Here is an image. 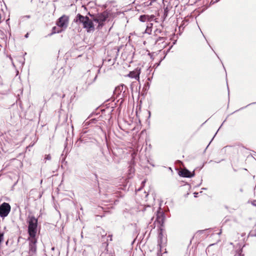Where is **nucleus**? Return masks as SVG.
<instances>
[{
	"instance_id": "423d86ee",
	"label": "nucleus",
	"mask_w": 256,
	"mask_h": 256,
	"mask_svg": "<svg viewBox=\"0 0 256 256\" xmlns=\"http://www.w3.org/2000/svg\"><path fill=\"white\" fill-rule=\"evenodd\" d=\"M140 68H136L134 71L130 72L128 74V76L135 78L136 80H139L140 78Z\"/></svg>"
},
{
	"instance_id": "9b49d317",
	"label": "nucleus",
	"mask_w": 256,
	"mask_h": 256,
	"mask_svg": "<svg viewBox=\"0 0 256 256\" xmlns=\"http://www.w3.org/2000/svg\"><path fill=\"white\" fill-rule=\"evenodd\" d=\"M152 24L150 23L148 24L146 26V32L148 34H150L152 32Z\"/></svg>"
},
{
	"instance_id": "ddd939ff",
	"label": "nucleus",
	"mask_w": 256,
	"mask_h": 256,
	"mask_svg": "<svg viewBox=\"0 0 256 256\" xmlns=\"http://www.w3.org/2000/svg\"><path fill=\"white\" fill-rule=\"evenodd\" d=\"M251 204L252 206H256V200H254L251 202Z\"/></svg>"
},
{
	"instance_id": "a211bd4d",
	"label": "nucleus",
	"mask_w": 256,
	"mask_h": 256,
	"mask_svg": "<svg viewBox=\"0 0 256 256\" xmlns=\"http://www.w3.org/2000/svg\"><path fill=\"white\" fill-rule=\"evenodd\" d=\"M18 72L17 70V74H16V75L18 76Z\"/></svg>"
},
{
	"instance_id": "20e7f679",
	"label": "nucleus",
	"mask_w": 256,
	"mask_h": 256,
	"mask_svg": "<svg viewBox=\"0 0 256 256\" xmlns=\"http://www.w3.org/2000/svg\"><path fill=\"white\" fill-rule=\"evenodd\" d=\"M69 17L66 15H63L60 17L56 22L58 27L62 28V30H65L68 25Z\"/></svg>"
},
{
	"instance_id": "7ed1b4c3",
	"label": "nucleus",
	"mask_w": 256,
	"mask_h": 256,
	"mask_svg": "<svg viewBox=\"0 0 256 256\" xmlns=\"http://www.w3.org/2000/svg\"><path fill=\"white\" fill-rule=\"evenodd\" d=\"M88 14L92 18L94 22L98 24L96 27V28L98 30L100 29L104 26V22L108 18V14L106 12L98 14L96 15L91 14L90 13H88Z\"/></svg>"
},
{
	"instance_id": "dca6fc26",
	"label": "nucleus",
	"mask_w": 256,
	"mask_h": 256,
	"mask_svg": "<svg viewBox=\"0 0 256 256\" xmlns=\"http://www.w3.org/2000/svg\"><path fill=\"white\" fill-rule=\"evenodd\" d=\"M194 196H195V197H196V196H196V194H198V193L194 192Z\"/></svg>"
},
{
	"instance_id": "f3484780",
	"label": "nucleus",
	"mask_w": 256,
	"mask_h": 256,
	"mask_svg": "<svg viewBox=\"0 0 256 256\" xmlns=\"http://www.w3.org/2000/svg\"><path fill=\"white\" fill-rule=\"evenodd\" d=\"M145 182H146L145 181H143V182H142V184H144L145 183Z\"/></svg>"
},
{
	"instance_id": "39448f33",
	"label": "nucleus",
	"mask_w": 256,
	"mask_h": 256,
	"mask_svg": "<svg viewBox=\"0 0 256 256\" xmlns=\"http://www.w3.org/2000/svg\"><path fill=\"white\" fill-rule=\"evenodd\" d=\"M10 206L9 204L4 202L0 206V216L1 217L6 216L9 213Z\"/></svg>"
},
{
	"instance_id": "0eeeda50",
	"label": "nucleus",
	"mask_w": 256,
	"mask_h": 256,
	"mask_svg": "<svg viewBox=\"0 0 256 256\" xmlns=\"http://www.w3.org/2000/svg\"><path fill=\"white\" fill-rule=\"evenodd\" d=\"M156 222H157L160 226H162L164 222V214L162 212H158L156 215Z\"/></svg>"
},
{
	"instance_id": "1a4fd4ad",
	"label": "nucleus",
	"mask_w": 256,
	"mask_h": 256,
	"mask_svg": "<svg viewBox=\"0 0 256 256\" xmlns=\"http://www.w3.org/2000/svg\"><path fill=\"white\" fill-rule=\"evenodd\" d=\"M180 172L181 176L186 178H192L194 176V172H193L192 173H191L190 172L186 169L181 171Z\"/></svg>"
},
{
	"instance_id": "2eb2a0df",
	"label": "nucleus",
	"mask_w": 256,
	"mask_h": 256,
	"mask_svg": "<svg viewBox=\"0 0 256 256\" xmlns=\"http://www.w3.org/2000/svg\"><path fill=\"white\" fill-rule=\"evenodd\" d=\"M28 33H27V34L25 35V38H28Z\"/></svg>"
},
{
	"instance_id": "6ab92c4d",
	"label": "nucleus",
	"mask_w": 256,
	"mask_h": 256,
	"mask_svg": "<svg viewBox=\"0 0 256 256\" xmlns=\"http://www.w3.org/2000/svg\"><path fill=\"white\" fill-rule=\"evenodd\" d=\"M110 240H112V236L110 237Z\"/></svg>"
},
{
	"instance_id": "f8f14e48",
	"label": "nucleus",
	"mask_w": 256,
	"mask_h": 256,
	"mask_svg": "<svg viewBox=\"0 0 256 256\" xmlns=\"http://www.w3.org/2000/svg\"><path fill=\"white\" fill-rule=\"evenodd\" d=\"M50 159H51V156H50V154L46 155L45 158H44L45 160H50Z\"/></svg>"
},
{
	"instance_id": "9d476101",
	"label": "nucleus",
	"mask_w": 256,
	"mask_h": 256,
	"mask_svg": "<svg viewBox=\"0 0 256 256\" xmlns=\"http://www.w3.org/2000/svg\"><path fill=\"white\" fill-rule=\"evenodd\" d=\"M62 30L59 27L58 28H57L56 26H54L52 28V32L49 34V36H52L54 34H56V33H60L61 32Z\"/></svg>"
},
{
	"instance_id": "f257e3e1",
	"label": "nucleus",
	"mask_w": 256,
	"mask_h": 256,
	"mask_svg": "<svg viewBox=\"0 0 256 256\" xmlns=\"http://www.w3.org/2000/svg\"><path fill=\"white\" fill-rule=\"evenodd\" d=\"M38 220L34 217H31L28 220V233L29 237V250L32 254L36 251L37 238L36 236L38 231Z\"/></svg>"
},
{
	"instance_id": "f03ea898",
	"label": "nucleus",
	"mask_w": 256,
	"mask_h": 256,
	"mask_svg": "<svg viewBox=\"0 0 256 256\" xmlns=\"http://www.w3.org/2000/svg\"><path fill=\"white\" fill-rule=\"evenodd\" d=\"M74 22L79 24H82L83 28L88 32H92L95 30L94 21L92 18H90L87 16H83L78 14L74 19Z\"/></svg>"
},
{
	"instance_id": "6e6552de",
	"label": "nucleus",
	"mask_w": 256,
	"mask_h": 256,
	"mask_svg": "<svg viewBox=\"0 0 256 256\" xmlns=\"http://www.w3.org/2000/svg\"><path fill=\"white\" fill-rule=\"evenodd\" d=\"M155 16L154 15H142L140 16L139 20L142 22H152Z\"/></svg>"
},
{
	"instance_id": "4468645a",
	"label": "nucleus",
	"mask_w": 256,
	"mask_h": 256,
	"mask_svg": "<svg viewBox=\"0 0 256 256\" xmlns=\"http://www.w3.org/2000/svg\"><path fill=\"white\" fill-rule=\"evenodd\" d=\"M3 239V234H0V243L2 242Z\"/></svg>"
}]
</instances>
